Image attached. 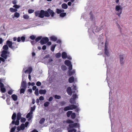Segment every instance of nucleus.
Wrapping results in <instances>:
<instances>
[{
	"label": "nucleus",
	"instance_id": "9b49d317",
	"mask_svg": "<svg viewBox=\"0 0 132 132\" xmlns=\"http://www.w3.org/2000/svg\"><path fill=\"white\" fill-rule=\"evenodd\" d=\"M26 84V81H22L21 82V87L26 89L27 87Z\"/></svg>",
	"mask_w": 132,
	"mask_h": 132
},
{
	"label": "nucleus",
	"instance_id": "4468645a",
	"mask_svg": "<svg viewBox=\"0 0 132 132\" xmlns=\"http://www.w3.org/2000/svg\"><path fill=\"white\" fill-rule=\"evenodd\" d=\"M74 81V78L73 76H72L70 77L68 80L69 82L70 83L73 82Z\"/></svg>",
	"mask_w": 132,
	"mask_h": 132
},
{
	"label": "nucleus",
	"instance_id": "393cba45",
	"mask_svg": "<svg viewBox=\"0 0 132 132\" xmlns=\"http://www.w3.org/2000/svg\"><path fill=\"white\" fill-rule=\"evenodd\" d=\"M62 7L63 9H66L68 8V6L66 4L63 3L62 5Z\"/></svg>",
	"mask_w": 132,
	"mask_h": 132
},
{
	"label": "nucleus",
	"instance_id": "5fc2aeb1",
	"mask_svg": "<svg viewBox=\"0 0 132 132\" xmlns=\"http://www.w3.org/2000/svg\"><path fill=\"white\" fill-rule=\"evenodd\" d=\"M34 10L32 9H29L28 11V13H31L34 12Z\"/></svg>",
	"mask_w": 132,
	"mask_h": 132
},
{
	"label": "nucleus",
	"instance_id": "58836bf2",
	"mask_svg": "<svg viewBox=\"0 0 132 132\" xmlns=\"http://www.w3.org/2000/svg\"><path fill=\"white\" fill-rule=\"evenodd\" d=\"M25 89L24 88H21L20 90V93L21 94L22 93L24 94L25 91V89Z\"/></svg>",
	"mask_w": 132,
	"mask_h": 132
},
{
	"label": "nucleus",
	"instance_id": "aec40b11",
	"mask_svg": "<svg viewBox=\"0 0 132 132\" xmlns=\"http://www.w3.org/2000/svg\"><path fill=\"white\" fill-rule=\"evenodd\" d=\"M69 106L70 107V109H71V110H72L73 109H75L77 107L76 105L73 104L70 105Z\"/></svg>",
	"mask_w": 132,
	"mask_h": 132
},
{
	"label": "nucleus",
	"instance_id": "dca6fc26",
	"mask_svg": "<svg viewBox=\"0 0 132 132\" xmlns=\"http://www.w3.org/2000/svg\"><path fill=\"white\" fill-rule=\"evenodd\" d=\"M65 64L68 66H69L71 65V62L68 60H66L64 62Z\"/></svg>",
	"mask_w": 132,
	"mask_h": 132
},
{
	"label": "nucleus",
	"instance_id": "8fccbe9b",
	"mask_svg": "<svg viewBox=\"0 0 132 132\" xmlns=\"http://www.w3.org/2000/svg\"><path fill=\"white\" fill-rule=\"evenodd\" d=\"M23 18L25 19H28L29 18V16L28 15L24 14L23 15Z\"/></svg>",
	"mask_w": 132,
	"mask_h": 132
},
{
	"label": "nucleus",
	"instance_id": "2f4dec72",
	"mask_svg": "<svg viewBox=\"0 0 132 132\" xmlns=\"http://www.w3.org/2000/svg\"><path fill=\"white\" fill-rule=\"evenodd\" d=\"M45 120V118H42L40 120L39 123L40 124H42L44 122Z\"/></svg>",
	"mask_w": 132,
	"mask_h": 132
},
{
	"label": "nucleus",
	"instance_id": "6ab92c4d",
	"mask_svg": "<svg viewBox=\"0 0 132 132\" xmlns=\"http://www.w3.org/2000/svg\"><path fill=\"white\" fill-rule=\"evenodd\" d=\"M70 102L71 104H76V103L75 100L72 98H71L70 99Z\"/></svg>",
	"mask_w": 132,
	"mask_h": 132
},
{
	"label": "nucleus",
	"instance_id": "ddd939ff",
	"mask_svg": "<svg viewBox=\"0 0 132 132\" xmlns=\"http://www.w3.org/2000/svg\"><path fill=\"white\" fill-rule=\"evenodd\" d=\"M75 73V71L74 70L72 71L69 70L68 71V75L69 76H71L73 75Z\"/></svg>",
	"mask_w": 132,
	"mask_h": 132
},
{
	"label": "nucleus",
	"instance_id": "7c9ffc66",
	"mask_svg": "<svg viewBox=\"0 0 132 132\" xmlns=\"http://www.w3.org/2000/svg\"><path fill=\"white\" fill-rule=\"evenodd\" d=\"M16 114L15 113H14L12 116V119L13 120H15L16 118Z\"/></svg>",
	"mask_w": 132,
	"mask_h": 132
},
{
	"label": "nucleus",
	"instance_id": "680f3d73",
	"mask_svg": "<svg viewBox=\"0 0 132 132\" xmlns=\"http://www.w3.org/2000/svg\"><path fill=\"white\" fill-rule=\"evenodd\" d=\"M39 99L40 101H43L44 100V98L43 96H40L39 97Z\"/></svg>",
	"mask_w": 132,
	"mask_h": 132
},
{
	"label": "nucleus",
	"instance_id": "2eb2a0df",
	"mask_svg": "<svg viewBox=\"0 0 132 132\" xmlns=\"http://www.w3.org/2000/svg\"><path fill=\"white\" fill-rule=\"evenodd\" d=\"M62 57L63 59H66L67 57V55L65 52H63L62 54Z\"/></svg>",
	"mask_w": 132,
	"mask_h": 132
},
{
	"label": "nucleus",
	"instance_id": "473e14b6",
	"mask_svg": "<svg viewBox=\"0 0 132 132\" xmlns=\"http://www.w3.org/2000/svg\"><path fill=\"white\" fill-rule=\"evenodd\" d=\"M56 46V45H53L52 46L51 48V50L52 51H54V49Z\"/></svg>",
	"mask_w": 132,
	"mask_h": 132
},
{
	"label": "nucleus",
	"instance_id": "20e7f679",
	"mask_svg": "<svg viewBox=\"0 0 132 132\" xmlns=\"http://www.w3.org/2000/svg\"><path fill=\"white\" fill-rule=\"evenodd\" d=\"M79 128V124L77 123H74L70 124L69 125V127L67 128V129H70L72 128Z\"/></svg>",
	"mask_w": 132,
	"mask_h": 132
},
{
	"label": "nucleus",
	"instance_id": "bb28decb",
	"mask_svg": "<svg viewBox=\"0 0 132 132\" xmlns=\"http://www.w3.org/2000/svg\"><path fill=\"white\" fill-rule=\"evenodd\" d=\"M10 11L12 12H16L17 11V10L13 8H10L9 9Z\"/></svg>",
	"mask_w": 132,
	"mask_h": 132
},
{
	"label": "nucleus",
	"instance_id": "e2e57ef3",
	"mask_svg": "<svg viewBox=\"0 0 132 132\" xmlns=\"http://www.w3.org/2000/svg\"><path fill=\"white\" fill-rule=\"evenodd\" d=\"M17 2V1L16 0H14L12 2V3H13V4H15Z\"/></svg>",
	"mask_w": 132,
	"mask_h": 132
},
{
	"label": "nucleus",
	"instance_id": "f704fd0d",
	"mask_svg": "<svg viewBox=\"0 0 132 132\" xmlns=\"http://www.w3.org/2000/svg\"><path fill=\"white\" fill-rule=\"evenodd\" d=\"M14 16L15 17L18 18L20 16V14L17 12H15L14 14Z\"/></svg>",
	"mask_w": 132,
	"mask_h": 132
},
{
	"label": "nucleus",
	"instance_id": "37998d69",
	"mask_svg": "<svg viewBox=\"0 0 132 132\" xmlns=\"http://www.w3.org/2000/svg\"><path fill=\"white\" fill-rule=\"evenodd\" d=\"M20 127V128H21L22 130H24L25 127L24 124V123H22Z\"/></svg>",
	"mask_w": 132,
	"mask_h": 132
},
{
	"label": "nucleus",
	"instance_id": "603ef678",
	"mask_svg": "<svg viewBox=\"0 0 132 132\" xmlns=\"http://www.w3.org/2000/svg\"><path fill=\"white\" fill-rule=\"evenodd\" d=\"M41 82L39 81L37 82L36 83V85L37 86H39L41 85Z\"/></svg>",
	"mask_w": 132,
	"mask_h": 132
},
{
	"label": "nucleus",
	"instance_id": "c756f323",
	"mask_svg": "<svg viewBox=\"0 0 132 132\" xmlns=\"http://www.w3.org/2000/svg\"><path fill=\"white\" fill-rule=\"evenodd\" d=\"M71 116L72 119H74L76 117L75 113L74 112L72 113Z\"/></svg>",
	"mask_w": 132,
	"mask_h": 132
},
{
	"label": "nucleus",
	"instance_id": "5701e85b",
	"mask_svg": "<svg viewBox=\"0 0 132 132\" xmlns=\"http://www.w3.org/2000/svg\"><path fill=\"white\" fill-rule=\"evenodd\" d=\"M12 46H13L14 47L13 48H11V49H12L13 50L15 49L16 48L18 47L17 45L16 44L15 42H13V43Z\"/></svg>",
	"mask_w": 132,
	"mask_h": 132
},
{
	"label": "nucleus",
	"instance_id": "c9c22d12",
	"mask_svg": "<svg viewBox=\"0 0 132 132\" xmlns=\"http://www.w3.org/2000/svg\"><path fill=\"white\" fill-rule=\"evenodd\" d=\"M68 130V132H76L77 130L75 129H73L70 130V129H67Z\"/></svg>",
	"mask_w": 132,
	"mask_h": 132
},
{
	"label": "nucleus",
	"instance_id": "f257e3e1",
	"mask_svg": "<svg viewBox=\"0 0 132 132\" xmlns=\"http://www.w3.org/2000/svg\"><path fill=\"white\" fill-rule=\"evenodd\" d=\"M35 15L41 18H43L44 16L49 17L50 16L52 17L54 16L55 13L53 11L49 8L47 10L45 11L41 10L40 11H37L35 12Z\"/></svg>",
	"mask_w": 132,
	"mask_h": 132
},
{
	"label": "nucleus",
	"instance_id": "774afa93",
	"mask_svg": "<svg viewBox=\"0 0 132 132\" xmlns=\"http://www.w3.org/2000/svg\"><path fill=\"white\" fill-rule=\"evenodd\" d=\"M28 124H29V122H28L27 121V122H26V123H25V124L24 125L25 127H27Z\"/></svg>",
	"mask_w": 132,
	"mask_h": 132
},
{
	"label": "nucleus",
	"instance_id": "a18cd8bd",
	"mask_svg": "<svg viewBox=\"0 0 132 132\" xmlns=\"http://www.w3.org/2000/svg\"><path fill=\"white\" fill-rule=\"evenodd\" d=\"M26 121V119L24 118H21V122L22 123Z\"/></svg>",
	"mask_w": 132,
	"mask_h": 132
},
{
	"label": "nucleus",
	"instance_id": "f3484780",
	"mask_svg": "<svg viewBox=\"0 0 132 132\" xmlns=\"http://www.w3.org/2000/svg\"><path fill=\"white\" fill-rule=\"evenodd\" d=\"M50 39L51 40L53 41H56L57 40V38L54 36H52L50 37Z\"/></svg>",
	"mask_w": 132,
	"mask_h": 132
},
{
	"label": "nucleus",
	"instance_id": "052dcab7",
	"mask_svg": "<svg viewBox=\"0 0 132 132\" xmlns=\"http://www.w3.org/2000/svg\"><path fill=\"white\" fill-rule=\"evenodd\" d=\"M21 39L22 41L23 42L25 41V37L24 36H22L21 38Z\"/></svg>",
	"mask_w": 132,
	"mask_h": 132
},
{
	"label": "nucleus",
	"instance_id": "412c9836",
	"mask_svg": "<svg viewBox=\"0 0 132 132\" xmlns=\"http://www.w3.org/2000/svg\"><path fill=\"white\" fill-rule=\"evenodd\" d=\"M19 120H17L16 121H15L14 120H13L12 122V124H15L16 125H19Z\"/></svg>",
	"mask_w": 132,
	"mask_h": 132
},
{
	"label": "nucleus",
	"instance_id": "4c0bfd02",
	"mask_svg": "<svg viewBox=\"0 0 132 132\" xmlns=\"http://www.w3.org/2000/svg\"><path fill=\"white\" fill-rule=\"evenodd\" d=\"M50 104V103L49 102H47L44 103V105L45 107H47Z\"/></svg>",
	"mask_w": 132,
	"mask_h": 132
},
{
	"label": "nucleus",
	"instance_id": "423d86ee",
	"mask_svg": "<svg viewBox=\"0 0 132 132\" xmlns=\"http://www.w3.org/2000/svg\"><path fill=\"white\" fill-rule=\"evenodd\" d=\"M8 52L7 51L3 50L2 52V54L1 55V56L5 59H7L8 56L7 55Z\"/></svg>",
	"mask_w": 132,
	"mask_h": 132
},
{
	"label": "nucleus",
	"instance_id": "3c124183",
	"mask_svg": "<svg viewBox=\"0 0 132 132\" xmlns=\"http://www.w3.org/2000/svg\"><path fill=\"white\" fill-rule=\"evenodd\" d=\"M56 12L57 14L61 13V10L57 9H56Z\"/></svg>",
	"mask_w": 132,
	"mask_h": 132
},
{
	"label": "nucleus",
	"instance_id": "0e129e2a",
	"mask_svg": "<svg viewBox=\"0 0 132 132\" xmlns=\"http://www.w3.org/2000/svg\"><path fill=\"white\" fill-rule=\"evenodd\" d=\"M53 100V98L51 96L49 97V98L48 99V101H52Z\"/></svg>",
	"mask_w": 132,
	"mask_h": 132
},
{
	"label": "nucleus",
	"instance_id": "864d4df0",
	"mask_svg": "<svg viewBox=\"0 0 132 132\" xmlns=\"http://www.w3.org/2000/svg\"><path fill=\"white\" fill-rule=\"evenodd\" d=\"M13 7L16 9H17L19 8L20 7V6L19 5H18L16 4H15L13 6Z\"/></svg>",
	"mask_w": 132,
	"mask_h": 132
},
{
	"label": "nucleus",
	"instance_id": "c85d7f7f",
	"mask_svg": "<svg viewBox=\"0 0 132 132\" xmlns=\"http://www.w3.org/2000/svg\"><path fill=\"white\" fill-rule=\"evenodd\" d=\"M61 68L62 70L63 71H65L67 69L66 67L64 65H62L61 66Z\"/></svg>",
	"mask_w": 132,
	"mask_h": 132
},
{
	"label": "nucleus",
	"instance_id": "69168bd1",
	"mask_svg": "<svg viewBox=\"0 0 132 132\" xmlns=\"http://www.w3.org/2000/svg\"><path fill=\"white\" fill-rule=\"evenodd\" d=\"M89 14L90 15V18H92L93 17V15L92 11H90L89 13Z\"/></svg>",
	"mask_w": 132,
	"mask_h": 132
},
{
	"label": "nucleus",
	"instance_id": "72a5a7b5",
	"mask_svg": "<svg viewBox=\"0 0 132 132\" xmlns=\"http://www.w3.org/2000/svg\"><path fill=\"white\" fill-rule=\"evenodd\" d=\"M61 56V54L60 53H56L55 55V57L56 58H59Z\"/></svg>",
	"mask_w": 132,
	"mask_h": 132
},
{
	"label": "nucleus",
	"instance_id": "c03bdc74",
	"mask_svg": "<svg viewBox=\"0 0 132 132\" xmlns=\"http://www.w3.org/2000/svg\"><path fill=\"white\" fill-rule=\"evenodd\" d=\"M16 128V127L15 126L12 128L11 129L10 132H14Z\"/></svg>",
	"mask_w": 132,
	"mask_h": 132
},
{
	"label": "nucleus",
	"instance_id": "ea45409f",
	"mask_svg": "<svg viewBox=\"0 0 132 132\" xmlns=\"http://www.w3.org/2000/svg\"><path fill=\"white\" fill-rule=\"evenodd\" d=\"M66 14V13H61L60 14V16L63 17L65 16Z\"/></svg>",
	"mask_w": 132,
	"mask_h": 132
},
{
	"label": "nucleus",
	"instance_id": "a878e982",
	"mask_svg": "<svg viewBox=\"0 0 132 132\" xmlns=\"http://www.w3.org/2000/svg\"><path fill=\"white\" fill-rule=\"evenodd\" d=\"M3 49L4 50L7 51L9 49V47L7 45H4L3 47Z\"/></svg>",
	"mask_w": 132,
	"mask_h": 132
},
{
	"label": "nucleus",
	"instance_id": "f8f14e48",
	"mask_svg": "<svg viewBox=\"0 0 132 132\" xmlns=\"http://www.w3.org/2000/svg\"><path fill=\"white\" fill-rule=\"evenodd\" d=\"M11 97L13 100L14 101H16L18 99L17 96L14 94H13L12 95Z\"/></svg>",
	"mask_w": 132,
	"mask_h": 132
},
{
	"label": "nucleus",
	"instance_id": "4d7b16f0",
	"mask_svg": "<svg viewBox=\"0 0 132 132\" xmlns=\"http://www.w3.org/2000/svg\"><path fill=\"white\" fill-rule=\"evenodd\" d=\"M30 38L32 40H34L35 38V37L34 35H32L30 37Z\"/></svg>",
	"mask_w": 132,
	"mask_h": 132
},
{
	"label": "nucleus",
	"instance_id": "4be33fe9",
	"mask_svg": "<svg viewBox=\"0 0 132 132\" xmlns=\"http://www.w3.org/2000/svg\"><path fill=\"white\" fill-rule=\"evenodd\" d=\"M32 68L31 67H29L28 69L25 71V72L26 73L28 72L29 74H30L32 72Z\"/></svg>",
	"mask_w": 132,
	"mask_h": 132
},
{
	"label": "nucleus",
	"instance_id": "a19ab883",
	"mask_svg": "<svg viewBox=\"0 0 132 132\" xmlns=\"http://www.w3.org/2000/svg\"><path fill=\"white\" fill-rule=\"evenodd\" d=\"M64 111H67L68 110H71V109L69 106H68L65 107L64 108Z\"/></svg>",
	"mask_w": 132,
	"mask_h": 132
},
{
	"label": "nucleus",
	"instance_id": "b1692460",
	"mask_svg": "<svg viewBox=\"0 0 132 132\" xmlns=\"http://www.w3.org/2000/svg\"><path fill=\"white\" fill-rule=\"evenodd\" d=\"M21 113L20 112L18 113H17V119L18 120H19L21 118Z\"/></svg>",
	"mask_w": 132,
	"mask_h": 132
},
{
	"label": "nucleus",
	"instance_id": "0eeeda50",
	"mask_svg": "<svg viewBox=\"0 0 132 132\" xmlns=\"http://www.w3.org/2000/svg\"><path fill=\"white\" fill-rule=\"evenodd\" d=\"M120 64H123L124 63L125 60H124V58L125 57V55H120Z\"/></svg>",
	"mask_w": 132,
	"mask_h": 132
},
{
	"label": "nucleus",
	"instance_id": "bf43d9fd",
	"mask_svg": "<svg viewBox=\"0 0 132 132\" xmlns=\"http://www.w3.org/2000/svg\"><path fill=\"white\" fill-rule=\"evenodd\" d=\"M35 108L36 106L35 105H34L33 107H31L30 110L31 111H34L35 110Z\"/></svg>",
	"mask_w": 132,
	"mask_h": 132
},
{
	"label": "nucleus",
	"instance_id": "a211bd4d",
	"mask_svg": "<svg viewBox=\"0 0 132 132\" xmlns=\"http://www.w3.org/2000/svg\"><path fill=\"white\" fill-rule=\"evenodd\" d=\"M46 92V91L45 89H40L39 91V93L40 94H45Z\"/></svg>",
	"mask_w": 132,
	"mask_h": 132
},
{
	"label": "nucleus",
	"instance_id": "f03ea898",
	"mask_svg": "<svg viewBox=\"0 0 132 132\" xmlns=\"http://www.w3.org/2000/svg\"><path fill=\"white\" fill-rule=\"evenodd\" d=\"M122 7L120 5H117L115 7V10L118 12L116 14L119 17L120 16V15L122 13Z\"/></svg>",
	"mask_w": 132,
	"mask_h": 132
},
{
	"label": "nucleus",
	"instance_id": "cd10ccee",
	"mask_svg": "<svg viewBox=\"0 0 132 132\" xmlns=\"http://www.w3.org/2000/svg\"><path fill=\"white\" fill-rule=\"evenodd\" d=\"M72 111H68L67 113V116L68 117H69L72 113Z\"/></svg>",
	"mask_w": 132,
	"mask_h": 132
},
{
	"label": "nucleus",
	"instance_id": "e433bc0d",
	"mask_svg": "<svg viewBox=\"0 0 132 132\" xmlns=\"http://www.w3.org/2000/svg\"><path fill=\"white\" fill-rule=\"evenodd\" d=\"M73 122H74L73 121L70 119L66 121V123H67L71 124L73 123Z\"/></svg>",
	"mask_w": 132,
	"mask_h": 132
},
{
	"label": "nucleus",
	"instance_id": "6e6552de",
	"mask_svg": "<svg viewBox=\"0 0 132 132\" xmlns=\"http://www.w3.org/2000/svg\"><path fill=\"white\" fill-rule=\"evenodd\" d=\"M104 54L107 56H110L109 51L108 50V47L106 45V44H105V47Z\"/></svg>",
	"mask_w": 132,
	"mask_h": 132
},
{
	"label": "nucleus",
	"instance_id": "7ed1b4c3",
	"mask_svg": "<svg viewBox=\"0 0 132 132\" xmlns=\"http://www.w3.org/2000/svg\"><path fill=\"white\" fill-rule=\"evenodd\" d=\"M3 80L2 78H0V88L1 91L2 93H4L6 91V89L4 87V84L2 82Z\"/></svg>",
	"mask_w": 132,
	"mask_h": 132
},
{
	"label": "nucleus",
	"instance_id": "de8ad7c7",
	"mask_svg": "<svg viewBox=\"0 0 132 132\" xmlns=\"http://www.w3.org/2000/svg\"><path fill=\"white\" fill-rule=\"evenodd\" d=\"M54 98L55 99H59L61 98V97L60 96L56 95H55Z\"/></svg>",
	"mask_w": 132,
	"mask_h": 132
},
{
	"label": "nucleus",
	"instance_id": "1a4fd4ad",
	"mask_svg": "<svg viewBox=\"0 0 132 132\" xmlns=\"http://www.w3.org/2000/svg\"><path fill=\"white\" fill-rule=\"evenodd\" d=\"M13 43L10 40H7L6 42V45L8 46L10 48H13L14 47H12V45Z\"/></svg>",
	"mask_w": 132,
	"mask_h": 132
},
{
	"label": "nucleus",
	"instance_id": "13d9d810",
	"mask_svg": "<svg viewBox=\"0 0 132 132\" xmlns=\"http://www.w3.org/2000/svg\"><path fill=\"white\" fill-rule=\"evenodd\" d=\"M73 98L75 100L76 98L77 97V95L76 94H73V95L72 96Z\"/></svg>",
	"mask_w": 132,
	"mask_h": 132
},
{
	"label": "nucleus",
	"instance_id": "6e6d98bb",
	"mask_svg": "<svg viewBox=\"0 0 132 132\" xmlns=\"http://www.w3.org/2000/svg\"><path fill=\"white\" fill-rule=\"evenodd\" d=\"M13 91L12 89L9 90L8 92V93L9 95H11L13 93Z\"/></svg>",
	"mask_w": 132,
	"mask_h": 132
},
{
	"label": "nucleus",
	"instance_id": "338daca9",
	"mask_svg": "<svg viewBox=\"0 0 132 132\" xmlns=\"http://www.w3.org/2000/svg\"><path fill=\"white\" fill-rule=\"evenodd\" d=\"M30 116L31 114H30V113H28L26 117L27 118H29L30 117Z\"/></svg>",
	"mask_w": 132,
	"mask_h": 132
},
{
	"label": "nucleus",
	"instance_id": "49530a36",
	"mask_svg": "<svg viewBox=\"0 0 132 132\" xmlns=\"http://www.w3.org/2000/svg\"><path fill=\"white\" fill-rule=\"evenodd\" d=\"M35 94L36 95L38 96L39 95L38 94V89L37 88L35 90Z\"/></svg>",
	"mask_w": 132,
	"mask_h": 132
},
{
	"label": "nucleus",
	"instance_id": "09e8293b",
	"mask_svg": "<svg viewBox=\"0 0 132 132\" xmlns=\"http://www.w3.org/2000/svg\"><path fill=\"white\" fill-rule=\"evenodd\" d=\"M66 104V102L64 101H62L60 103V104L61 106H64Z\"/></svg>",
	"mask_w": 132,
	"mask_h": 132
},
{
	"label": "nucleus",
	"instance_id": "9d476101",
	"mask_svg": "<svg viewBox=\"0 0 132 132\" xmlns=\"http://www.w3.org/2000/svg\"><path fill=\"white\" fill-rule=\"evenodd\" d=\"M67 92L68 94L70 95L71 96L72 95V91L71 89V87H68L67 88Z\"/></svg>",
	"mask_w": 132,
	"mask_h": 132
},
{
	"label": "nucleus",
	"instance_id": "39448f33",
	"mask_svg": "<svg viewBox=\"0 0 132 132\" xmlns=\"http://www.w3.org/2000/svg\"><path fill=\"white\" fill-rule=\"evenodd\" d=\"M49 40L48 37H44L40 41V43L41 45H43L46 44L49 41Z\"/></svg>",
	"mask_w": 132,
	"mask_h": 132
},
{
	"label": "nucleus",
	"instance_id": "79ce46f5",
	"mask_svg": "<svg viewBox=\"0 0 132 132\" xmlns=\"http://www.w3.org/2000/svg\"><path fill=\"white\" fill-rule=\"evenodd\" d=\"M42 38V36H39L36 38L35 39V41L36 42H38Z\"/></svg>",
	"mask_w": 132,
	"mask_h": 132
}]
</instances>
